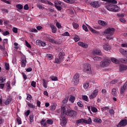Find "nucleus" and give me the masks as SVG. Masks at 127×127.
Returning <instances> with one entry per match:
<instances>
[{
  "label": "nucleus",
  "instance_id": "obj_32",
  "mask_svg": "<svg viewBox=\"0 0 127 127\" xmlns=\"http://www.w3.org/2000/svg\"><path fill=\"white\" fill-rule=\"evenodd\" d=\"M88 28L90 30L91 32H92V33H97V31L94 30L93 28H91V26L87 25Z\"/></svg>",
  "mask_w": 127,
  "mask_h": 127
},
{
  "label": "nucleus",
  "instance_id": "obj_51",
  "mask_svg": "<svg viewBox=\"0 0 127 127\" xmlns=\"http://www.w3.org/2000/svg\"><path fill=\"white\" fill-rule=\"evenodd\" d=\"M89 83H84V84L83 85V88H84V89L86 90L88 89V88H89Z\"/></svg>",
  "mask_w": 127,
  "mask_h": 127
},
{
  "label": "nucleus",
  "instance_id": "obj_13",
  "mask_svg": "<svg viewBox=\"0 0 127 127\" xmlns=\"http://www.w3.org/2000/svg\"><path fill=\"white\" fill-rule=\"evenodd\" d=\"M90 5L91 6H93V7H95L96 8H98V7H100V5L99 4V2L94 1L93 2H92L90 3Z\"/></svg>",
  "mask_w": 127,
  "mask_h": 127
},
{
  "label": "nucleus",
  "instance_id": "obj_30",
  "mask_svg": "<svg viewBox=\"0 0 127 127\" xmlns=\"http://www.w3.org/2000/svg\"><path fill=\"white\" fill-rule=\"evenodd\" d=\"M43 81V86L44 88H47V81H46V80L45 79H42Z\"/></svg>",
  "mask_w": 127,
  "mask_h": 127
},
{
  "label": "nucleus",
  "instance_id": "obj_11",
  "mask_svg": "<svg viewBox=\"0 0 127 127\" xmlns=\"http://www.w3.org/2000/svg\"><path fill=\"white\" fill-rule=\"evenodd\" d=\"M127 125V119H124L122 120L117 125L118 127H126Z\"/></svg>",
  "mask_w": 127,
  "mask_h": 127
},
{
  "label": "nucleus",
  "instance_id": "obj_48",
  "mask_svg": "<svg viewBox=\"0 0 127 127\" xmlns=\"http://www.w3.org/2000/svg\"><path fill=\"white\" fill-rule=\"evenodd\" d=\"M37 7H38V8H39L40 9H44V8H45V7H43L42 5L38 3L37 4Z\"/></svg>",
  "mask_w": 127,
  "mask_h": 127
},
{
  "label": "nucleus",
  "instance_id": "obj_39",
  "mask_svg": "<svg viewBox=\"0 0 127 127\" xmlns=\"http://www.w3.org/2000/svg\"><path fill=\"white\" fill-rule=\"evenodd\" d=\"M93 60L94 61H101V60H102V58L99 57H94Z\"/></svg>",
  "mask_w": 127,
  "mask_h": 127
},
{
  "label": "nucleus",
  "instance_id": "obj_8",
  "mask_svg": "<svg viewBox=\"0 0 127 127\" xmlns=\"http://www.w3.org/2000/svg\"><path fill=\"white\" fill-rule=\"evenodd\" d=\"M21 67H23V68L25 67L26 66V63H27V62L26 61V57L25 56H23L21 57Z\"/></svg>",
  "mask_w": 127,
  "mask_h": 127
},
{
  "label": "nucleus",
  "instance_id": "obj_43",
  "mask_svg": "<svg viewBox=\"0 0 127 127\" xmlns=\"http://www.w3.org/2000/svg\"><path fill=\"white\" fill-rule=\"evenodd\" d=\"M91 107V111L93 113H97L98 112V109L95 107Z\"/></svg>",
  "mask_w": 127,
  "mask_h": 127
},
{
  "label": "nucleus",
  "instance_id": "obj_42",
  "mask_svg": "<svg viewBox=\"0 0 127 127\" xmlns=\"http://www.w3.org/2000/svg\"><path fill=\"white\" fill-rule=\"evenodd\" d=\"M16 7L18 9H22L23 8V6L21 4H18L16 5Z\"/></svg>",
  "mask_w": 127,
  "mask_h": 127
},
{
  "label": "nucleus",
  "instance_id": "obj_40",
  "mask_svg": "<svg viewBox=\"0 0 127 127\" xmlns=\"http://www.w3.org/2000/svg\"><path fill=\"white\" fill-rule=\"evenodd\" d=\"M69 101H70L72 103H74V102H75V97L71 96L69 98Z\"/></svg>",
  "mask_w": 127,
  "mask_h": 127
},
{
  "label": "nucleus",
  "instance_id": "obj_25",
  "mask_svg": "<svg viewBox=\"0 0 127 127\" xmlns=\"http://www.w3.org/2000/svg\"><path fill=\"white\" fill-rule=\"evenodd\" d=\"M47 41H49V42H51V43L56 44V41L54 40V39L50 38V37L47 38Z\"/></svg>",
  "mask_w": 127,
  "mask_h": 127
},
{
  "label": "nucleus",
  "instance_id": "obj_28",
  "mask_svg": "<svg viewBox=\"0 0 127 127\" xmlns=\"http://www.w3.org/2000/svg\"><path fill=\"white\" fill-rule=\"evenodd\" d=\"M33 119H34V115H31L29 116V121L30 125L32 124L33 123Z\"/></svg>",
  "mask_w": 127,
  "mask_h": 127
},
{
  "label": "nucleus",
  "instance_id": "obj_18",
  "mask_svg": "<svg viewBox=\"0 0 127 127\" xmlns=\"http://www.w3.org/2000/svg\"><path fill=\"white\" fill-rule=\"evenodd\" d=\"M78 44L79 46L83 47V48H88V44L83 43V42H79Z\"/></svg>",
  "mask_w": 127,
  "mask_h": 127
},
{
  "label": "nucleus",
  "instance_id": "obj_62",
  "mask_svg": "<svg viewBox=\"0 0 127 127\" xmlns=\"http://www.w3.org/2000/svg\"><path fill=\"white\" fill-rule=\"evenodd\" d=\"M73 26L75 28V29H77V28H78V27H79V24H78L77 23H73Z\"/></svg>",
  "mask_w": 127,
  "mask_h": 127
},
{
  "label": "nucleus",
  "instance_id": "obj_35",
  "mask_svg": "<svg viewBox=\"0 0 127 127\" xmlns=\"http://www.w3.org/2000/svg\"><path fill=\"white\" fill-rule=\"evenodd\" d=\"M111 61L113 62V63H115V64H119V63L120 62L119 60L114 58H111Z\"/></svg>",
  "mask_w": 127,
  "mask_h": 127
},
{
  "label": "nucleus",
  "instance_id": "obj_36",
  "mask_svg": "<svg viewBox=\"0 0 127 127\" xmlns=\"http://www.w3.org/2000/svg\"><path fill=\"white\" fill-rule=\"evenodd\" d=\"M46 123H47V125H53V121H52V120L51 119H48L46 121Z\"/></svg>",
  "mask_w": 127,
  "mask_h": 127
},
{
  "label": "nucleus",
  "instance_id": "obj_10",
  "mask_svg": "<svg viewBox=\"0 0 127 127\" xmlns=\"http://www.w3.org/2000/svg\"><path fill=\"white\" fill-rule=\"evenodd\" d=\"M79 78H80V75L78 73H76L73 76V81L75 85H77L79 83Z\"/></svg>",
  "mask_w": 127,
  "mask_h": 127
},
{
  "label": "nucleus",
  "instance_id": "obj_38",
  "mask_svg": "<svg viewBox=\"0 0 127 127\" xmlns=\"http://www.w3.org/2000/svg\"><path fill=\"white\" fill-rule=\"evenodd\" d=\"M8 43V40L7 39H4L3 40L2 45L3 46H5V44Z\"/></svg>",
  "mask_w": 127,
  "mask_h": 127
},
{
  "label": "nucleus",
  "instance_id": "obj_54",
  "mask_svg": "<svg viewBox=\"0 0 127 127\" xmlns=\"http://www.w3.org/2000/svg\"><path fill=\"white\" fill-rule=\"evenodd\" d=\"M73 39L74 41H75V42H77V41H79V40H80V38L78 36H75Z\"/></svg>",
  "mask_w": 127,
  "mask_h": 127
},
{
  "label": "nucleus",
  "instance_id": "obj_7",
  "mask_svg": "<svg viewBox=\"0 0 127 127\" xmlns=\"http://www.w3.org/2000/svg\"><path fill=\"white\" fill-rule=\"evenodd\" d=\"M91 64H85L83 65V72L87 74H92V69H91Z\"/></svg>",
  "mask_w": 127,
  "mask_h": 127
},
{
  "label": "nucleus",
  "instance_id": "obj_15",
  "mask_svg": "<svg viewBox=\"0 0 127 127\" xmlns=\"http://www.w3.org/2000/svg\"><path fill=\"white\" fill-rule=\"evenodd\" d=\"M119 69L120 72H123L124 71H126L127 69V66L125 64H121L119 66Z\"/></svg>",
  "mask_w": 127,
  "mask_h": 127
},
{
  "label": "nucleus",
  "instance_id": "obj_21",
  "mask_svg": "<svg viewBox=\"0 0 127 127\" xmlns=\"http://www.w3.org/2000/svg\"><path fill=\"white\" fill-rule=\"evenodd\" d=\"M112 95L115 97H117V89L116 88H113L112 90Z\"/></svg>",
  "mask_w": 127,
  "mask_h": 127
},
{
  "label": "nucleus",
  "instance_id": "obj_14",
  "mask_svg": "<svg viewBox=\"0 0 127 127\" xmlns=\"http://www.w3.org/2000/svg\"><path fill=\"white\" fill-rule=\"evenodd\" d=\"M64 56H65V53L63 52H61L59 54V59L61 61H64Z\"/></svg>",
  "mask_w": 127,
  "mask_h": 127
},
{
  "label": "nucleus",
  "instance_id": "obj_19",
  "mask_svg": "<svg viewBox=\"0 0 127 127\" xmlns=\"http://www.w3.org/2000/svg\"><path fill=\"white\" fill-rule=\"evenodd\" d=\"M40 124L41 125V126H43V127H47L46 119H42L41 121L40 122Z\"/></svg>",
  "mask_w": 127,
  "mask_h": 127
},
{
  "label": "nucleus",
  "instance_id": "obj_41",
  "mask_svg": "<svg viewBox=\"0 0 127 127\" xmlns=\"http://www.w3.org/2000/svg\"><path fill=\"white\" fill-rule=\"evenodd\" d=\"M50 79H52V81H58V78L57 76H51Z\"/></svg>",
  "mask_w": 127,
  "mask_h": 127
},
{
  "label": "nucleus",
  "instance_id": "obj_4",
  "mask_svg": "<svg viewBox=\"0 0 127 127\" xmlns=\"http://www.w3.org/2000/svg\"><path fill=\"white\" fill-rule=\"evenodd\" d=\"M110 64H111V60L107 58H106L104 60L101 62L100 66L102 68H106V67H108Z\"/></svg>",
  "mask_w": 127,
  "mask_h": 127
},
{
  "label": "nucleus",
  "instance_id": "obj_2",
  "mask_svg": "<svg viewBox=\"0 0 127 127\" xmlns=\"http://www.w3.org/2000/svg\"><path fill=\"white\" fill-rule=\"evenodd\" d=\"M61 110L64 111V113L65 114V116H67L68 117H75V116L77 115L76 111L68 109V108L64 106L61 107Z\"/></svg>",
  "mask_w": 127,
  "mask_h": 127
},
{
  "label": "nucleus",
  "instance_id": "obj_46",
  "mask_svg": "<svg viewBox=\"0 0 127 127\" xmlns=\"http://www.w3.org/2000/svg\"><path fill=\"white\" fill-rule=\"evenodd\" d=\"M5 78L3 77L2 76L0 77V83H4L5 82Z\"/></svg>",
  "mask_w": 127,
  "mask_h": 127
},
{
  "label": "nucleus",
  "instance_id": "obj_20",
  "mask_svg": "<svg viewBox=\"0 0 127 127\" xmlns=\"http://www.w3.org/2000/svg\"><path fill=\"white\" fill-rule=\"evenodd\" d=\"M98 23L100 25H102V26H106L107 25V22L101 20L98 21Z\"/></svg>",
  "mask_w": 127,
  "mask_h": 127
},
{
  "label": "nucleus",
  "instance_id": "obj_12",
  "mask_svg": "<svg viewBox=\"0 0 127 127\" xmlns=\"http://www.w3.org/2000/svg\"><path fill=\"white\" fill-rule=\"evenodd\" d=\"M36 45H41V46L44 47L46 45V43L40 40H37L36 41Z\"/></svg>",
  "mask_w": 127,
  "mask_h": 127
},
{
  "label": "nucleus",
  "instance_id": "obj_9",
  "mask_svg": "<svg viewBox=\"0 0 127 127\" xmlns=\"http://www.w3.org/2000/svg\"><path fill=\"white\" fill-rule=\"evenodd\" d=\"M99 93V90L95 89L93 93L91 94V95L89 96V99L90 100H93V99H95L96 97H97V95Z\"/></svg>",
  "mask_w": 127,
  "mask_h": 127
},
{
  "label": "nucleus",
  "instance_id": "obj_61",
  "mask_svg": "<svg viewBox=\"0 0 127 127\" xmlns=\"http://www.w3.org/2000/svg\"><path fill=\"white\" fill-rule=\"evenodd\" d=\"M119 20L121 22H122L123 23H126V22H127V20H126V19H125L124 18H121Z\"/></svg>",
  "mask_w": 127,
  "mask_h": 127
},
{
  "label": "nucleus",
  "instance_id": "obj_56",
  "mask_svg": "<svg viewBox=\"0 0 127 127\" xmlns=\"http://www.w3.org/2000/svg\"><path fill=\"white\" fill-rule=\"evenodd\" d=\"M31 85L32 86V87L35 88V87H36V82L34 81H32L31 82Z\"/></svg>",
  "mask_w": 127,
  "mask_h": 127
},
{
  "label": "nucleus",
  "instance_id": "obj_5",
  "mask_svg": "<svg viewBox=\"0 0 127 127\" xmlns=\"http://www.w3.org/2000/svg\"><path fill=\"white\" fill-rule=\"evenodd\" d=\"M76 124L77 125H80V124H86L87 125H91L92 124V119L89 118L88 120L84 119L77 120L76 121Z\"/></svg>",
  "mask_w": 127,
  "mask_h": 127
},
{
  "label": "nucleus",
  "instance_id": "obj_58",
  "mask_svg": "<svg viewBox=\"0 0 127 127\" xmlns=\"http://www.w3.org/2000/svg\"><path fill=\"white\" fill-rule=\"evenodd\" d=\"M125 51H126V50H124L123 49H120L119 50V52H120V53H121V54H122V55H124L125 54Z\"/></svg>",
  "mask_w": 127,
  "mask_h": 127
},
{
  "label": "nucleus",
  "instance_id": "obj_49",
  "mask_svg": "<svg viewBox=\"0 0 127 127\" xmlns=\"http://www.w3.org/2000/svg\"><path fill=\"white\" fill-rule=\"evenodd\" d=\"M77 105L79 108H83L84 105H83V102L82 101H79L77 102Z\"/></svg>",
  "mask_w": 127,
  "mask_h": 127
},
{
  "label": "nucleus",
  "instance_id": "obj_1",
  "mask_svg": "<svg viewBox=\"0 0 127 127\" xmlns=\"http://www.w3.org/2000/svg\"><path fill=\"white\" fill-rule=\"evenodd\" d=\"M103 1H107L108 4L106 6V7L109 11H113L114 12H118L120 8L118 5H115L116 3H118V2L116 0H102Z\"/></svg>",
  "mask_w": 127,
  "mask_h": 127
},
{
  "label": "nucleus",
  "instance_id": "obj_60",
  "mask_svg": "<svg viewBox=\"0 0 127 127\" xmlns=\"http://www.w3.org/2000/svg\"><path fill=\"white\" fill-rule=\"evenodd\" d=\"M82 28H83V30H84L86 32L88 31V27H87V26L86 25H83Z\"/></svg>",
  "mask_w": 127,
  "mask_h": 127
},
{
  "label": "nucleus",
  "instance_id": "obj_27",
  "mask_svg": "<svg viewBox=\"0 0 127 127\" xmlns=\"http://www.w3.org/2000/svg\"><path fill=\"white\" fill-rule=\"evenodd\" d=\"M93 122L94 123H96L97 124H102V120L99 118L94 119Z\"/></svg>",
  "mask_w": 127,
  "mask_h": 127
},
{
  "label": "nucleus",
  "instance_id": "obj_64",
  "mask_svg": "<svg viewBox=\"0 0 127 127\" xmlns=\"http://www.w3.org/2000/svg\"><path fill=\"white\" fill-rule=\"evenodd\" d=\"M47 57L49 60H51L53 58V56L51 54L47 55Z\"/></svg>",
  "mask_w": 127,
  "mask_h": 127
},
{
  "label": "nucleus",
  "instance_id": "obj_24",
  "mask_svg": "<svg viewBox=\"0 0 127 127\" xmlns=\"http://www.w3.org/2000/svg\"><path fill=\"white\" fill-rule=\"evenodd\" d=\"M28 106L31 109L34 110L35 109V105H33V103L28 102L27 103Z\"/></svg>",
  "mask_w": 127,
  "mask_h": 127
},
{
  "label": "nucleus",
  "instance_id": "obj_63",
  "mask_svg": "<svg viewBox=\"0 0 127 127\" xmlns=\"http://www.w3.org/2000/svg\"><path fill=\"white\" fill-rule=\"evenodd\" d=\"M12 31L14 32V33H17V28L16 27H13L12 28Z\"/></svg>",
  "mask_w": 127,
  "mask_h": 127
},
{
  "label": "nucleus",
  "instance_id": "obj_17",
  "mask_svg": "<svg viewBox=\"0 0 127 127\" xmlns=\"http://www.w3.org/2000/svg\"><path fill=\"white\" fill-rule=\"evenodd\" d=\"M103 48L106 51H110L111 50V47L109 45V43L105 44L103 46Z\"/></svg>",
  "mask_w": 127,
  "mask_h": 127
},
{
  "label": "nucleus",
  "instance_id": "obj_22",
  "mask_svg": "<svg viewBox=\"0 0 127 127\" xmlns=\"http://www.w3.org/2000/svg\"><path fill=\"white\" fill-rule=\"evenodd\" d=\"M93 54H97V55H102V52L99 50L93 51Z\"/></svg>",
  "mask_w": 127,
  "mask_h": 127
},
{
  "label": "nucleus",
  "instance_id": "obj_52",
  "mask_svg": "<svg viewBox=\"0 0 127 127\" xmlns=\"http://www.w3.org/2000/svg\"><path fill=\"white\" fill-rule=\"evenodd\" d=\"M55 6L56 8L57 9V10H62V7L58 6V5H55Z\"/></svg>",
  "mask_w": 127,
  "mask_h": 127
},
{
  "label": "nucleus",
  "instance_id": "obj_47",
  "mask_svg": "<svg viewBox=\"0 0 127 127\" xmlns=\"http://www.w3.org/2000/svg\"><path fill=\"white\" fill-rule=\"evenodd\" d=\"M61 62H63V61H61V60L57 58L55 59V63H57V64H60Z\"/></svg>",
  "mask_w": 127,
  "mask_h": 127
},
{
  "label": "nucleus",
  "instance_id": "obj_16",
  "mask_svg": "<svg viewBox=\"0 0 127 127\" xmlns=\"http://www.w3.org/2000/svg\"><path fill=\"white\" fill-rule=\"evenodd\" d=\"M127 83H125L123 87L121 88V94H124L125 91L127 90Z\"/></svg>",
  "mask_w": 127,
  "mask_h": 127
},
{
  "label": "nucleus",
  "instance_id": "obj_37",
  "mask_svg": "<svg viewBox=\"0 0 127 127\" xmlns=\"http://www.w3.org/2000/svg\"><path fill=\"white\" fill-rule=\"evenodd\" d=\"M119 61L121 62V63L127 64V60L126 59H119Z\"/></svg>",
  "mask_w": 127,
  "mask_h": 127
},
{
  "label": "nucleus",
  "instance_id": "obj_31",
  "mask_svg": "<svg viewBox=\"0 0 127 127\" xmlns=\"http://www.w3.org/2000/svg\"><path fill=\"white\" fill-rule=\"evenodd\" d=\"M82 99L83 100V101H85V102H89V98L86 95H82Z\"/></svg>",
  "mask_w": 127,
  "mask_h": 127
},
{
  "label": "nucleus",
  "instance_id": "obj_34",
  "mask_svg": "<svg viewBox=\"0 0 127 127\" xmlns=\"http://www.w3.org/2000/svg\"><path fill=\"white\" fill-rule=\"evenodd\" d=\"M11 102V98H9L4 102V104L6 105H9Z\"/></svg>",
  "mask_w": 127,
  "mask_h": 127
},
{
  "label": "nucleus",
  "instance_id": "obj_26",
  "mask_svg": "<svg viewBox=\"0 0 127 127\" xmlns=\"http://www.w3.org/2000/svg\"><path fill=\"white\" fill-rule=\"evenodd\" d=\"M51 27L52 28V32H53V33H56V32L57 31V28H56V27L54 25H52Z\"/></svg>",
  "mask_w": 127,
  "mask_h": 127
},
{
  "label": "nucleus",
  "instance_id": "obj_55",
  "mask_svg": "<svg viewBox=\"0 0 127 127\" xmlns=\"http://www.w3.org/2000/svg\"><path fill=\"white\" fill-rule=\"evenodd\" d=\"M32 99V96L28 94H27V98L26 100L29 101Z\"/></svg>",
  "mask_w": 127,
  "mask_h": 127
},
{
  "label": "nucleus",
  "instance_id": "obj_59",
  "mask_svg": "<svg viewBox=\"0 0 127 127\" xmlns=\"http://www.w3.org/2000/svg\"><path fill=\"white\" fill-rule=\"evenodd\" d=\"M56 26L58 27V28H62V26H61V24H60L59 22H57L56 23Z\"/></svg>",
  "mask_w": 127,
  "mask_h": 127
},
{
  "label": "nucleus",
  "instance_id": "obj_45",
  "mask_svg": "<svg viewBox=\"0 0 127 127\" xmlns=\"http://www.w3.org/2000/svg\"><path fill=\"white\" fill-rule=\"evenodd\" d=\"M62 3V2H61L60 0L55 1V5H58L59 4L60 5H61Z\"/></svg>",
  "mask_w": 127,
  "mask_h": 127
},
{
  "label": "nucleus",
  "instance_id": "obj_33",
  "mask_svg": "<svg viewBox=\"0 0 127 127\" xmlns=\"http://www.w3.org/2000/svg\"><path fill=\"white\" fill-rule=\"evenodd\" d=\"M56 106H57L56 104L52 105L50 106L51 111H55V110H56Z\"/></svg>",
  "mask_w": 127,
  "mask_h": 127
},
{
  "label": "nucleus",
  "instance_id": "obj_3",
  "mask_svg": "<svg viewBox=\"0 0 127 127\" xmlns=\"http://www.w3.org/2000/svg\"><path fill=\"white\" fill-rule=\"evenodd\" d=\"M62 113L61 114V125L62 127H65L67 124V118H66V114L64 113V111H62Z\"/></svg>",
  "mask_w": 127,
  "mask_h": 127
},
{
  "label": "nucleus",
  "instance_id": "obj_6",
  "mask_svg": "<svg viewBox=\"0 0 127 127\" xmlns=\"http://www.w3.org/2000/svg\"><path fill=\"white\" fill-rule=\"evenodd\" d=\"M103 33L105 35H106V36H112V35H114V33H115V28H108L104 31Z\"/></svg>",
  "mask_w": 127,
  "mask_h": 127
},
{
  "label": "nucleus",
  "instance_id": "obj_50",
  "mask_svg": "<svg viewBox=\"0 0 127 127\" xmlns=\"http://www.w3.org/2000/svg\"><path fill=\"white\" fill-rule=\"evenodd\" d=\"M5 69L6 70H9V64L7 63H5Z\"/></svg>",
  "mask_w": 127,
  "mask_h": 127
},
{
  "label": "nucleus",
  "instance_id": "obj_57",
  "mask_svg": "<svg viewBox=\"0 0 127 127\" xmlns=\"http://www.w3.org/2000/svg\"><path fill=\"white\" fill-rule=\"evenodd\" d=\"M63 36H70V34H69V32H65L62 34Z\"/></svg>",
  "mask_w": 127,
  "mask_h": 127
},
{
  "label": "nucleus",
  "instance_id": "obj_23",
  "mask_svg": "<svg viewBox=\"0 0 127 127\" xmlns=\"http://www.w3.org/2000/svg\"><path fill=\"white\" fill-rule=\"evenodd\" d=\"M64 1L66 2L67 3H70V4H72L73 3H75V0H63Z\"/></svg>",
  "mask_w": 127,
  "mask_h": 127
},
{
  "label": "nucleus",
  "instance_id": "obj_53",
  "mask_svg": "<svg viewBox=\"0 0 127 127\" xmlns=\"http://www.w3.org/2000/svg\"><path fill=\"white\" fill-rule=\"evenodd\" d=\"M26 46L28 47V48H31V45L28 43V42L27 41H25Z\"/></svg>",
  "mask_w": 127,
  "mask_h": 127
},
{
  "label": "nucleus",
  "instance_id": "obj_44",
  "mask_svg": "<svg viewBox=\"0 0 127 127\" xmlns=\"http://www.w3.org/2000/svg\"><path fill=\"white\" fill-rule=\"evenodd\" d=\"M118 82H119V80L114 79L110 81V84H111L112 85H114V84H116V83H118Z\"/></svg>",
  "mask_w": 127,
  "mask_h": 127
},
{
  "label": "nucleus",
  "instance_id": "obj_29",
  "mask_svg": "<svg viewBox=\"0 0 127 127\" xmlns=\"http://www.w3.org/2000/svg\"><path fill=\"white\" fill-rule=\"evenodd\" d=\"M6 85L7 86L6 90L9 91L8 90H10V81H7L6 83Z\"/></svg>",
  "mask_w": 127,
  "mask_h": 127
}]
</instances>
